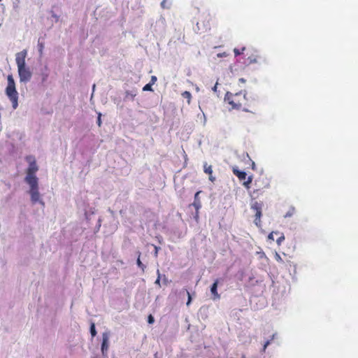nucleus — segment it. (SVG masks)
Here are the masks:
<instances>
[{"label":"nucleus","instance_id":"473e14b6","mask_svg":"<svg viewBox=\"0 0 358 358\" xmlns=\"http://www.w3.org/2000/svg\"><path fill=\"white\" fill-rule=\"evenodd\" d=\"M97 124L100 127L101 126V113L99 114L98 115V118H97Z\"/></svg>","mask_w":358,"mask_h":358},{"label":"nucleus","instance_id":"c756f323","mask_svg":"<svg viewBox=\"0 0 358 358\" xmlns=\"http://www.w3.org/2000/svg\"><path fill=\"white\" fill-rule=\"evenodd\" d=\"M187 296H188V300H187V305L189 306L192 301V296L190 295V293L187 290Z\"/></svg>","mask_w":358,"mask_h":358},{"label":"nucleus","instance_id":"5701e85b","mask_svg":"<svg viewBox=\"0 0 358 358\" xmlns=\"http://www.w3.org/2000/svg\"><path fill=\"white\" fill-rule=\"evenodd\" d=\"M248 59L249 60L248 64H252V63L257 62V57L255 55L248 57Z\"/></svg>","mask_w":358,"mask_h":358},{"label":"nucleus","instance_id":"9d476101","mask_svg":"<svg viewBox=\"0 0 358 358\" xmlns=\"http://www.w3.org/2000/svg\"><path fill=\"white\" fill-rule=\"evenodd\" d=\"M203 171L204 172L209 176V180L211 182H214L215 180V178L213 176V167L211 165H208L206 162L203 164Z\"/></svg>","mask_w":358,"mask_h":358},{"label":"nucleus","instance_id":"f257e3e1","mask_svg":"<svg viewBox=\"0 0 358 358\" xmlns=\"http://www.w3.org/2000/svg\"><path fill=\"white\" fill-rule=\"evenodd\" d=\"M224 100L231 106V108L245 112H251L252 108L255 105V100H250L247 96L245 91L232 93L227 92L224 96Z\"/></svg>","mask_w":358,"mask_h":358},{"label":"nucleus","instance_id":"a878e982","mask_svg":"<svg viewBox=\"0 0 358 358\" xmlns=\"http://www.w3.org/2000/svg\"><path fill=\"white\" fill-rule=\"evenodd\" d=\"M38 52H39V54H40V55H42V53H43V48H44V45H43V43H41V42H40V41H38Z\"/></svg>","mask_w":358,"mask_h":358},{"label":"nucleus","instance_id":"72a5a7b5","mask_svg":"<svg viewBox=\"0 0 358 358\" xmlns=\"http://www.w3.org/2000/svg\"><path fill=\"white\" fill-rule=\"evenodd\" d=\"M155 255L157 257L158 254V247L155 246Z\"/></svg>","mask_w":358,"mask_h":358},{"label":"nucleus","instance_id":"39448f33","mask_svg":"<svg viewBox=\"0 0 358 358\" xmlns=\"http://www.w3.org/2000/svg\"><path fill=\"white\" fill-rule=\"evenodd\" d=\"M24 180L29 185V189H38V180L36 176H26Z\"/></svg>","mask_w":358,"mask_h":358},{"label":"nucleus","instance_id":"4468645a","mask_svg":"<svg viewBox=\"0 0 358 358\" xmlns=\"http://www.w3.org/2000/svg\"><path fill=\"white\" fill-rule=\"evenodd\" d=\"M251 208L256 213L262 212V203L255 201L252 204Z\"/></svg>","mask_w":358,"mask_h":358},{"label":"nucleus","instance_id":"c85d7f7f","mask_svg":"<svg viewBox=\"0 0 358 358\" xmlns=\"http://www.w3.org/2000/svg\"><path fill=\"white\" fill-rule=\"evenodd\" d=\"M157 78L155 76H151V79H150V82L149 83L150 85H154L156 81H157Z\"/></svg>","mask_w":358,"mask_h":358},{"label":"nucleus","instance_id":"c9c22d12","mask_svg":"<svg viewBox=\"0 0 358 358\" xmlns=\"http://www.w3.org/2000/svg\"><path fill=\"white\" fill-rule=\"evenodd\" d=\"M238 81L241 83H245L246 82L245 79L244 78H240Z\"/></svg>","mask_w":358,"mask_h":358},{"label":"nucleus","instance_id":"0eeeda50","mask_svg":"<svg viewBox=\"0 0 358 358\" xmlns=\"http://www.w3.org/2000/svg\"><path fill=\"white\" fill-rule=\"evenodd\" d=\"M108 340L109 337L108 334L104 333L103 334V341L101 343V352L103 356H105L107 354L108 349Z\"/></svg>","mask_w":358,"mask_h":358},{"label":"nucleus","instance_id":"cd10ccee","mask_svg":"<svg viewBox=\"0 0 358 358\" xmlns=\"http://www.w3.org/2000/svg\"><path fill=\"white\" fill-rule=\"evenodd\" d=\"M154 322H155L154 317H153L151 314H150V315H148V322L149 324H153V323H154Z\"/></svg>","mask_w":358,"mask_h":358},{"label":"nucleus","instance_id":"7c9ffc66","mask_svg":"<svg viewBox=\"0 0 358 358\" xmlns=\"http://www.w3.org/2000/svg\"><path fill=\"white\" fill-rule=\"evenodd\" d=\"M199 211H196V210L195 214L194 215V219L196 220V222H198L199 218Z\"/></svg>","mask_w":358,"mask_h":358},{"label":"nucleus","instance_id":"aec40b11","mask_svg":"<svg viewBox=\"0 0 358 358\" xmlns=\"http://www.w3.org/2000/svg\"><path fill=\"white\" fill-rule=\"evenodd\" d=\"M245 50V47L242 48L241 49L234 48V52L235 56L237 57L240 55L243 54Z\"/></svg>","mask_w":358,"mask_h":358},{"label":"nucleus","instance_id":"f8f14e48","mask_svg":"<svg viewBox=\"0 0 358 358\" xmlns=\"http://www.w3.org/2000/svg\"><path fill=\"white\" fill-rule=\"evenodd\" d=\"M233 173L240 180H243L246 178V173L242 171H239L236 168L233 169Z\"/></svg>","mask_w":358,"mask_h":358},{"label":"nucleus","instance_id":"f704fd0d","mask_svg":"<svg viewBox=\"0 0 358 358\" xmlns=\"http://www.w3.org/2000/svg\"><path fill=\"white\" fill-rule=\"evenodd\" d=\"M52 17L53 18H55L56 21H57V20H58V16H57L56 14L52 13Z\"/></svg>","mask_w":358,"mask_h":358},{"label":"nucleus","instance_id":"bb28decb","mask_svg":"<svg viewBox=\"0 0 358 358\" xmlns=\"http://www.w3.org/2000/svg\"><path fill=\"white\" fill-rule=\"evenodd\" d=\"M274 234L277 235V234H279V233L278 231H273L268 234V238L270 240L274 241Z\"/></svg>","mask_w":358,"mask_h":358},{"label":"nucleus","instance_id":"ddd939ff","mask_svg":"<svg viewBox=\"0 0 358 358\" xmlns=\"http://www.w3.org/2000/svg\"><path fill=\"white\" fill-rule=\"evenodd\" d=\"M262 212L256 213L255 215V220L254 223L257 227H261V217H262Z\"/></svg>","mask_w":358,"mask_h":358},{"label":"nucleus","instance_id":"a211bd4d","mask_svg":"<svg viewBox=\"0 0 358 358\" xmlns=\"http://www.w3.org/2000/svg\"><path fill=\"white\" fill-rule=\"evenodd\" d=\"M252 181V176H249L245 181L243 182V185L246 189L250 188V185Z\"/></svg>","mask_w":358,"mask_h":358},{"label":"nucleus","instance_id":"e433bc0d","mask_svg":"<svg viewBox=\"0 0 358 358\" xmlns=\"http://www.w3.org/2000/svg\"><path fill=\"white\" fill-rule=\"evenodd\" d=\"M154 357H155V358H160V357H159V355H158V353H157V352L155 353V355H154Z\"/></svg>","mask_w":358,"mask_h":358},{"label":"nucleus","instance_id":"6e6552de","mask_svg":"<svg viewBox=\"0 0 358 358\" xmlns=\"http://www.w3.org/2000/svg\"><path fill=\"white\" fill-rule=\"evenodd\" d=\"M275 259L280 264L282 265L283 267L285 268H289L292 266L290 261H285L280 256V254H278L277 252H275L274 255Z\"/></svg>","mask_w":358,"mask_h":358},{"label":"nucleus","instance_id":"393cba45","mask_svg":"<svg viewBox=\"0 0 358 358\" xmlns=\"http://www.w3.org/2000/svg\"><path fill=\"white\" fill-rule=\"evenodd\" d=\"M285 240V236L282 234H280V236L277 238L276 243L278 245H280L282 242Z\"/></svg>","mask_w":358,"mask_h":358},{"label":"nucleus","instance_id":"4be33fe9","mask_svg":"<svg viewBox=\"0 0 358 358\" xmlns=\"http://www.w3.org/2000/svg\"><path fill=\"white\" fill-rule=\"evenodd\" d=\"M137 265L142 269L143 271H144L145 268V266L141 262L140 259V255H138V257L136 261Z\"/></svg>","mask_w":358,"mask_h":358},{"label":"nucleus","instance_id":"f03ea898","mask_svg":"<svg viewBox=\"0 0 358 358\" xmlns=\"http://www.w3.org/2000/svg\"><path fill=\"white\" fill-rule=\"evenodd\" d=\"M27 50H23L15 54V62L17 67V73L20 78V83L27 84L31 78L33 73L29 66L26 64V57Z\"/></svg>","mask_w":358,"mask_h":358},{"label":"nucleus","instance_id":"79ce46f5","mask_svg":"<svg viewBox=\"0 0 358 358\" xmlns=\"http://www.w3.org/2000/svg\"><path fill=\"white\" fill-rule=\"evenodd\" d=\"M95 85H93V91L94 90Z\"/></svg>","mask_w":358,"mask_h":358},{"label":"nucleus","instance_id":"412c9836","mask_svg":"<svg viewBox=\"0 0 358 358\" xmlns=\"http://www.w3.org/2000/svg\"><path fill=\"white\" fill-rule=\"evenodd\" d=\"M157 278L155 280V283L156 285H157L159 287H161V284H160L161 274H160V272H159V269H157Z\"/></svg>","mask_w":358,"mask_h":358},{"label":"nucleus","instance_id":"ea45409f","mask_svg":"<svg viewBox=\"0 0 358 358\" xmlns=\"http://www.w3.org/2000/svg\"><path fill=\"white\" fill-rule=\"evenodd\" d=\"M161 5H162V6L164 8V1L162 2Z\"/></svg>","mask_w":358,"mask_h":358},{"label":"nucleus","instance_id":"58836bf2","mask_svg":"<svg viewBox=\"0 0 358 358\" xmlns=\"http://www.w3.org/2000/svg\"><path fill=\"white\" fill-rule=\"evenodd\" d=\"M217 84L216 83L215 85L213 87V90L215 92L217 90Z\"/></svg>","mask_w":358,"mask_h":358},{"label":"nucleus","instance_id":"7ed1b4c3","mask_svg":"<svg viewBox=\"0 0 358 358\" xmlns=\"http://www.w3.org/2000/svg\"><path fill=\"white\" fill-rule=\"evenodd\" d=\"M8 85L5 92L9 100L12 103V107L15 110L18 106V93L16 90L15 83L13 76L8 75L7 77Z\"/></svg>","mask_w":358,"mask_h":358},{"label":"nucleus","instance_id":"423d86ee","mask_svg":"<svg viewBox=\"0 0 358 358\" xmlns=\"http://www.w3.org/2000/svg\"><path fill=\"white\" fill-rule=\"evenodd\" d=\"M29 159H31V157H29ZM38 170V167L34 159L33 161L29 160V165L27 171V176H36V171Z\"/></svg>","mask_w":358,"mask_h":358},{"label":"nucleus","instance_id":"2f4dec72","mask_svg":"<svg viewBox=\"0 0 358 358\" xmlns=\"http://www.w3.org/2000/svg\"><path fill=\"white\" fill-rule=\"evenodd\" d=\"M269 344H270V341H267L264 343V346H263V350H262V351H263V352H265V350H266V349L267 346H268Z\"/></svg>","mask_w":358,"mask_h":358},{"label":"nucleus","instance_id":"a19ab883","mask_svg":"<svg viewBox=\"0 0 358 358\" xmlns=\"http://www.w3.org/2000/svg\"><path fill=\"white\" fill-rule=\"evenodd\" d=\"M241 358H246L245 355H242Z\"/></svg>","mask_w":358,"mask_h":358},{"label":"nucleus","instance_id":"2eb2a0df","mask_svg":"<svg viewBox=\"0 0 358 358\" xmlns=\"http://www.w3.org/2000/svg\"><path fill=\"white\" fill-rule=\"evenodd\" d=\"M296 213V209L293 206H290L288 209V210L286 212V213L284 215V217H291Z\"/></svg>","mask_w":358,"mask_h":358},{"label":"nucleus","instance_id":"6ab92c4d","mask_svg":"<svg viewBox=\"0 0 358 358\" xmlns=\"http://www.w3.org/2000/svg\"><path fill=\"white\" fill-rule=\"evenodd\" d=\"M90 334L92 337H94L96 335V331L95 329V324L94 322H91L90 324Z\"/></svg>","mask_w":358,"mask_h":358},{"label":"nucleus","instance_id":"dca6fc26","mask_svg":"<svg viewBox=\"0 0 358 358\" xmlns=\"http://www.w3.org/2000/svg\"><path fill=\"white\" fill-rule=\"evenodd\" d=\"M182 96L184 98V99H186L187 101V103L188 104H190L191 103V100H192V94L189 92L188 91H185L182 93Z\"/></svg>","mask_w":358,"mask_h":358},{"label":"nucleus","instance_id":"b1692460","mask_svg":"<svg viewBox=\"0 0 358 358\" xmlns=\"http://www.w3.org/2000/svg\"><path fill=\"white\" fill-rule=\"evenodd\" d=\"M152 86V85H150V83L146 84L143 87V91H153Z\"/></svg>","mask_w":358,"mask_h":358},{"label":"nucleus","instance_id":"1a4fd4ad","mask_svg":"<svg viewBox=\"0 0 358 358\" xmlns=\"http://www.w3.org/2000/svg\"><path fill=\"white\" fill-rule=\"evenodd\" d=\"M200 193H201V191H198L194 194V202L190 205V206H193L196 211H199V209L201 208V202L200 198L199 196Z\"/></svg>","mask_w":358,"mask_h":358},{"label":"nucleus","instance_id":"4c0bfd02","mask_svg":"<svg viewBox=\"0 0 358 358\" xmlns=\"http://www.w3.org/2000/svg\"><path fill=\"white\" fill-rule=\"evenodd\" d=\"M47 76H48V75H46V74L43 76V81L45 80Z\"/></svg>","mask_w":358,"mask_h":358},{"label":"nucleus","instance_id":"20e7f679","mask_svg":"<svg viewBox=\"0 0 358 358\" xmlns=\"http://www.w3.org/2000/svg\"><path fill=\"white\" fill-rule=\"evenodd\" d=\"M29 194L31 196V201L33 204H35L36 203H39L42 206H44V202L41 199V195L38 189H29Z\"/></svg>","mask_w":358,"mask_h":358},{"label":"nucleus","instance_id":"f3484780","mask_svg":"<svg viewBox=\"0 0 358 358\" xmlns=\"http://www.w3.org/2000/svg\"><path fill=\"white\" fill-rule=\"evenodd\" d=\"M136 96V92L127 91L125 93V99H126L133 100Z\"/></svg>","mask_w":358,"mask_h":358},{"label":"nucleus","instance_id":"9b49d317","mask_svg":"<svg viewBox=\"0 0 358 358\" xmlns=\"http://www.w3.org/2000/svg\"><path fill=\"white\" fill-rule=\"evenodd\" d=\"M218 285V280H216L214 283L210 287V292L213 295V299H219L220 298V295L218 294L217 288Z\"/></svg>","mask_w":358,"mask_h":358}]
</instances>
